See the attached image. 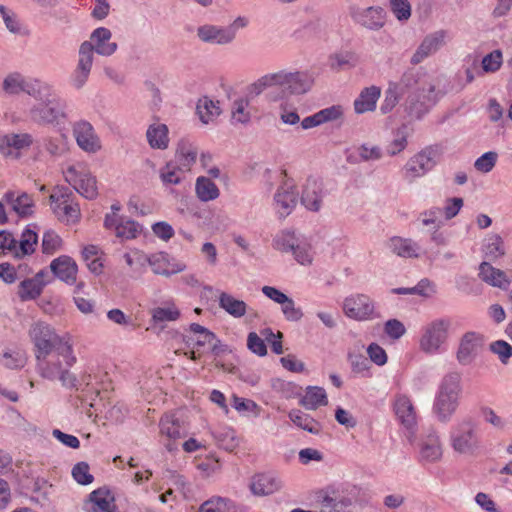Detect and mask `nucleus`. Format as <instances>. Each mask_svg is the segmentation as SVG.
Listing matches in <instances>:
<instances>
[{
	"instance_id": "obj_5",
	"label": "nucleus",
	"mask_w": 512,
	"mask_h": 512,
	"mask_svg": "<svg viewBox=\"0 0 512 512\" xmlns=\"http://www.w3.org/2000/svg\"><path fill=\"white\" fill-rule=\"evenodd\" d=\"M357 497L358 491L353 486L330 489L321 502V512H351Z\"/></svg>"
},
{
	"instance_id": "obj_57",
	"label": "nucleus",
	"mask_w": 512,
	"mask_h": 512,
	"mask_svg": "<svg viewBox=\"0 0 512 512\" xmlns=\"http://www.w3.org/2000/svg\"><path fill=\"white\" fill-rule=\"evenodd\" d=\"M180 312L174 306L157 307L152 311V319L155 323L175 321L179 318Z\"/></svg>"
},
{
	"instance_id": "obj_43",
	"label": "nucleus",
	"mask_w": 512,
	"mask_h": 512,
	"mask_svg": "<svg viewBox=\"0 0 512 512\" xmlns=\"http://www.w3.org/2000/svg\"><path fill=\"white\" fill-rule=\"evenodd\" d=\"M43 288L33 278L24 279L20 282L18 287V296L21 300L36 299L42 293Z\"/></svg>"
},
{
	"instance_id": "obj_8",
	"label": "nucleus",
	"mask_w": 512,
	"mask_h": 512,
	"mask_svg": "<svg viewBox=\"0 0 512 512\" xmlns=\"http://www.w3.org/2000/svg\"><path fill=\"white\" fill-rule=\"evenodd\" d=\"M63 108L61 101L51 94L31 108L30 118L40 125L58 123L60 118L65 117Z\"/></svg>"
},
{
	"instance_id": "obj_28",
	"label": "nucleus",
	"mask_w": 512,
	"mask_h": 512,
	"mask_svg": "<svg viewBox=\"0 0 512 512\" xmlns=\"http://www.w3.org/2000/svg\"><path fill=\"white\" fill-rule=\"evenodd\" d=\"M4 200L20 217H27L33 213L34 202L31 196L25 192L8 191L4 195Z\"/></svg>"
},
{
	"instance_id": "obj_32",
	"label": "nucleus",
	"mask_w": 512,
	"mask_h": 512,
	"mask_svg": "<svg viewBox=\"0 0 512 512\" xmlns=\"http://www.w3.org/2000/svg\"><path fill=\"white\" fill-rule=\"evenodd\" d=\"M327 403V394L322 386H307L299 401V404L306 410H316L319 406H325Z\"/></svg>"
},
{
	"instance_id": "obj_24",
	"label": "nucleus",
	"mask_w": 512,
	"mask_h": 512,
	"mask_svg": "<svg viewBox=\"0 0 512 512\" xmlns=\"http://www.w3.org/2000/svg\"><path fill=\"white\" fill-rule=\"evenodd\" d=\"M53 275L61 281L72 285L76 282L78 267L76 262L67 255H61L50 264Z\"/></svg>"
},
{
	"instance_id": "obj_42",
	"label": "nucleus",
	"mask_w": 512,
	"mask_h": 512,
	"mask_svg": "<svg viewBox=\"0 0 512 512\" xmlns=\"http://www.w3.org/2000/svg\"><path fill=\"white\" fill-rule=\"evenodd\" d=\"M217 104L218 102H214L208 97H204L198 101L197 113L203 123L208 124L214 117L220 114V108Z\"/></svg>"
},
{
	"instance_id": "obj_35",
	"label": "nucleus",
	"mask_w": 512,
	"mask_h": 512,
	"mask_svg": "<svg viewBox=\"0 0 512 512\" xmlns=\"http://www.w3.org/2000/svg\"><path fill=\"white\" fill-rule=\"evenodd\" d=\"M147 141L151 148L164 150L168 147V127L165 124H152L146 131Z\"/></svg>"
},
{
	"instance_id": "obj_27",
	"label": "nucleus",
	"mask_w": 512,
	"mask_h": 512,
	"mask_svg": "<svg viewBox=\"0 0 512 512\" xmlns=\"http://www.w3.org/2000/svg\"><path fill=\"white\" fill-rule=\"evenodd\" d=\"M282 481L273 473L257 474L253 477L250 489L256 496H265L279 491Z\"/></svg>"
},
{
	"instance_id": "obj_33",
	"label": "nucleus",
	"mask_w": 512,
	"mask_h": 512,
	"mask_svg": "<svg viewBox=\"0 0 512 512\" xmlns=\"http://www.w3.org/2000/svg\"><path fill=\"white\" fill-rule=\"evenodd\" d=\"M113 497L110 492L105 489H98L90 494L87 503L88 512H112L114 508Z\"/></svg>"
},
{
	"instance_id": "obj_53",
	"label": "nucleus",
	"mask_w": 512,
	"mask_h": 512,
	"mask_svg": "<svg viewBox=\"0 0 512 512\" xmlns=\"http://www.w3.org/2000/svg\"><path fill=\"white\" fill-rule=\"evenodd\" d=\"M229 500L223 497L215 496L203 502L198 512H228Z\"/></svg>"
},
{
	"instance_id": "obj_64",
	"label": "nucleus",
	"mask_w": 512,
	"mask_h": 512,
	"mask_svg": "<svg viewBox=\"0 0 512 512\" xmlns=\"http://www.w3.org/2000/svg\"><path fill=\"white\" fill-rule=\"evenodd\" d=\"M384 332L390 339L397 340L406 333V328L398 319H389L384 324Z\"/></svg>"
},
{
	"instance_id": "obj_39",
	"label": "nucleus",
	"mask_w": 512,
	"mask_h": 512,
	"mask_svg": "<svg viewBox=\"0 0 512 512\" xmlns=\"http://www.w3.org/2000/svg\"><path fill=\"white\" fill-rule=\"evenodd\" d=\"M410 136V129L408 125L402 124L394 132L393 140L386 147V152L390 156H395L402 152L408 145V137Z\"/></svg>"
},
{
	"instance_id": "obj_26",
	"label": "nucleus",
	"mask_w": 512,
	"mask_h": 512,
	"mask_svg": "<svg viewBox=\"0 0 512 512\" xmlns=\"http://www.w3.org/2000/svg\"><path fill=\"white\" fill-rule=\"evenodd\" d=\"M137 260L139 265L143 266L145 263H148L153 273L166 277L184 270V265H176L175 268L169 269V261L165 253L153 254L151 256L139 254Z\"/></svg>"
},
{
	"instance_id": "obj_38",
	"label": "nucleus",
	"mask_w": 512,
	"mask_h": 512,
	"mask_svg": "<svg viewBox=\"0 0 512 512\" xmlns=\"http://www.w3.org/2000/svg\"><path fill=\"white\" fill-rule=\"evenodd\" d=\"M288 417L293 424L309 433L318 434L320 431L319 423L301 410L292 409L288 413Z\"/></svg>"
},
{
	"instance_id": "obj_44",
	"label": "nucleus",
	"mask_w": 512,
	"mask_h": 512,
	"mask_svg": "<svg viewBox=\"0 0 512 512\" xmlns=\"http://www.w3.org/2000/svg\"><path fill=\"white\" fill-rule=\"evenodd\" d=\"M176 158L181 166L189 168L196 161L197 150L188 142L181 141L178 144Z\"/></svg>"
},
{
	"instance_id": "obj_25",
	"label": "nucleus",
	"mask_w": 512,
	"mask_h": 512,
	"mask_svg": "<svg viewBox=\"0 0 512 512\" xmlns=\"http://www.w3.org/2000/svg\"><path fill=\"white\" fill-rule=\"evenodd\" d=\"M323 197L322 183L315 178H308L303 186L301 203L310 211L317 212L321 208Z\"/></svg>"
},
{
	"instance_id": "obj_1",
	"label": "nucleus",
	"mask_w": 512,
	"mask_h": 512,
	"mask_svg": "<svg viewBox=\"0 0 512 512\" xmlns=\"http://www.w3.org/2000/svg\"><path fill=\"white\" fill-rule=\"evenodd\" d=\"M403 96L406 95L404 109L415 119H421L445 95L437 90L428 73L421 67L408 68L398 81H392Z\"/></svg>"
},
{
	"instance_id": "obj_9",
	"label": "nucleus",
	"mask_w": 512,
	"mask_h": 512,
	"mask_svg": "<svg viewBox=\"0 0 512 512\" xmlns=\"http://www.w3.org/2000/svg\"><path fill=\"white\" fill-rule=\"evenodd\" d=\"M450 321L445 319H436L429 323L420 339V348L428 354L436 353L441 345L446 341Z\"/></svg>"
},
{
	"instance_id": "obj_29",
	"label": "nucleus",
	"mask_w": 512,
	"mask_h": 512,
	"mask_svg": "<svg viewBox=\"0 0 512 512\" xmlns=\"http://www.w3.org/2000/svg\"><path fill=\"white\" fill-rule=\"evenodd\" d=\"M298 192L294 186L280 187L274 196L278 213L281 217L288 216L297 204Z\"/></svg>"
},
{
	"instance_id": "obj_12",
	"label": "nucleus",
	"mask_w": 512,
	"mask_h": 512,
	"mask_svg": "<svg viewBox=\"0 0 512 512\" xmlns=\"http://www.w3.org/2000/svg\"><path fill=\"white\" fill-rule=\"evenodd\" d=\"M349 13L356 23L369 30H380L386 23V12L380 6H371L368 8L351 6Z\"/></svg>"
},
{
	"instance_id": "obj_21",
	"label": "nucleus",
	"mask_w": 512,
	"mask_h": 512,
	"mask_svg": "<svg viewBox=\"0 0 512 512\" xmlns=\"http://www.w3.org/2000/svg\"><path fill=\"white\" fill-rule=\"evenodd\" d=\"M159 428L161 437H165L167 439L166 442H163L165 448L169 452L176 451V440L182 437L179 419H177L173 414H165L159 422Z\"/></svg>"
},
{
	"instance_id": "obj_19",
	"label": "nucleus",
	"mask_w": 512,
	"mask_h": 512,
	"mask_svg": "<svg viewBox=\"0 0 512 512\" xmlns=\"http://www.w3.org/2000/svg\"><path fill=\"white\" fill-rule=\"evenodd\" d=\"M197 36L205 43L225 45L235 39L236 29L233 26L218 27L206 24L198 27Z\"/></svg>"
},
{
	"instance_id": "obj_18",
	"label": "nucleus",
	"mask_w": 512,
	"mask_h": 512,
	"mask_svg": "<svg viewBox=\"0 0 512 512\" xmlns=\"http://www.w3.org/2000/svg\"><path fill=\"white\" fill-rule=\"evenodd\" d=\"M73 135L78 146L85 152L96 153L101 149L100 139L88 121L76 122L73 125Z\"/></svg>"
},
{
	"instance_id": "obj_7",
	"label": "nucleus",
	"mask_w": 512,
	"mask_h": 512,
	"mask_svg": "<svg viewBox=\"0 0 512 512\" xmlns=\"http://www.w3.org/2000/svg\"><path fill=\"white\" fill-rule=\"evenodd\" d=\"M65 179L84 198L93 200L98 196L96 177L88 170L69 166L65 171Z\"/></svg>"
},
{
	"instance_id": "obj_23",
	"label": "nucleus",
	"mask_w": 512,
	"mask_h": 512,
	"mask_svg": "<svg viewBox=\"0 0 512 512\" xmlns=\"http://www.w3.org/2000/svg\"><path fill=\"white\" fill-rule=\"evenodd\" d=\"M444 38L445 32L442 30L427 35L411 57L410 62L413 65L421 63L425 58L440 49L444 44Z\"/></svg>"
},
{
	"instance_id": "obj_22",
	"label": "nucleus",
	"mask_w": 512,
	"mask_h": 512,
	"mask_svg": "<svg viewBox=\"0 0 512 512\" xmlns=\"http://www.w3.org/2000/svg\"><path fill=\"white\" fill-rule=\"evenodd\" d=\"M91 48L88 44H81L79 48V59L74 70L71 82L76 89H81L88 80L93 61L91 60Z\"/></svg>"
},
{
	"instance_id": "obj_54",
	"label": "nucleus",
	"mask_w": 512,
	"mask_h": 512,
	"mask_svg": "<svg viewBox=\"0 0 512 512\" xmlns=\"http://www.w3.org/2000/svg\"><path fill=\"white\" fill-rule=\"evenodd\" d=\"M503 62L501 50H494L483 57L481 66L483 72L494 73L501 68Z\"/></svg>"
},
{
	"instance_id": "obj_60",
	"label": "nucleus",
	"mask_w": 512,
	"mask_h": 512,
	"mask_svg": "<svg viewBox=\"0 0 512 512\" xmlns=\"http://www.w3.org/2000/svg\"><path fill=\"white\" fill-rule=\"evenodd\" d=\"M247 99H238L233 103L232 120L235 123L246 124L250 121V113L246 111Z\"/></svg>"
},
{
	"instance_id": "obj_2",
	"label": "nucleus",
	"mask_w": 512,
	"mask_h": 512,
	"mask_svg": "<svg viewBox=\"0 0 512 512\" xmlns=\"http://www.w3.org/2000/svg\"><path fill=\"white\" fill-rule=\"evenodd\" d=\"M36 359L62 357L68 366L75 362L72 355V345L68 335H59L55 329L46 322L33 323L28 331Z\"/></svg>"
},
{
	"instance_id": "obj_52",
	"label": "nucleus",
	"mask_w": 512,
	"mask_h": 512,
	"mask_svg": "<svg viewBox=\"0 0 512 512\" xmlns=\"http://www.w3.org/2000/svg\"><path fill=\"white\" fill-rule=\"evenodd\" d=\"M267 88L277 89L275 73L266 74L251 84L248 88V95L251 97H256Z\"/></svg>"
},
{
	"instance_id": "obj_40",
	"label": "nucleus",
	"mask_w": 512,
	"mask_h": 512,
	"mask_svg": "<svg viewBox=\"0 0 512 512\" xmlns=\"http://www.w3.org/2000/svg\"><path fill=\"white\" fill-rule=\"evenodd\" d=\"M27 361L26 353L19 348H8L0 357L3 366L9 369H21Z\"/></svg>"
},
{
	"instance_id": "obj_14",
	"label": "nucleus",
	"mask_w": 512,
	"mask_h": 512,
	"mask_svg": "<svg viewBox=\"0 0 512 512\" xmlns=\"http://www.w3.org/2000/svg\"><path fill=\"white\" fill-rule=\"evenodd\" d=\"M435 151L427 147L411 157L404 166L406 178L412 182L418 177L424 176L436 165Z\"/></svg>"
},
{
	"instance_id": "obj_20",
	"label": "nucleus",
	"mask_w": 512,
	"mask_h": 512,
	"mask_svg": "<svg viewBox=\"0 0 512 512\" xmlns=\"http://www.w3.org/2000/svg\"><path fill=\"white\" fill-rule=\"evenodd\" d=\"M483 347V338L475 332L465 333L461 340L457 351V360L462 365H469Z\"/></svg>"
},
{
	"instance_id": "obj_10",
	"label": "nucleus",
	"mask_w": 512,
	"mask_h": 512,
	"mask_svg": "<svg viewBox=\"0 0 512 512\" xmlns=\"http://www.w3.org/2000/svg\"><path fill=\"white\" fill-rule=\"evenodd\" d=\"M343 311L347 317L357 321L376 317L374 302L365 294H355L345 298Z\"/></svg>"
},
{
	"instance_id": "obj_15",
	"label": "nucleus",
	"mask_w": 512,
	"mask_h": 512,
	"mask_svg": "<svg viewBox=\"0 0 512 512\" xmlns=\"http://www.w3.org/2000/svg\"><path fill=\"white\" fill-rule=\"evenodd\" d=\"M394 408L398 420L407 430L408 441L412 443L415 440L417 415L411 400L405 395H400L395 401Z\"/></svg>"
},
{
	"instance_id": "obj_51",
	"label": "nucleus",
	"mask_w": 512,
	"mask_h": 512,
	"mask_svg": "<svg viewBox=\"0 0 512 512\" xmlns=\"http://www.w3.org/2000/svg\"><path fill=\"white\" fill-rule=\"evenodd\" d=\"M267 88L277 89L275 73L266 74L251 84L248 88V95L251 97H256Z\"/></svg>"
},
{
	"instance_id": "obj_13",
	"label": "nucleus",
	"mask_w": 512,
	"mask_h": 512,
	"mask_svg": "<svg viewBox=\"0 0 512 512\" xmlns=\"http://www.w3.org/2000/svg\"><path fill=\"white\" fill-rule=\"evenodd\" d=\"M419 460L422 463H435L442 459L443 444L439 433L430 429L424 433L418 443Z\"/></svg>"
},
{
	"instance_id": "obj_17",
	"label": "nucleus",
	"mask_w": 512,
	"mask_h": 512,
	"mask_svg": "<svg viewBox=\"0 0 512 512\" xmlns=\"http://www.w3.org/2000/svg\"><path fill=\"white\" fill-rule=\"evenodd\" d=\"M112 33L108 28L99 27L95 29L89 41H84L82 44H88L91 48V60L94 59V53L102 56H111L117 50V43L111 42Z\"/></svg>"
},
{
	"instance_id": "obj_58",
	"label": "nucleus",
	"mask_w": 512,
	"mask_h": 512,
	"mask_svg": "<svg viewBox=\"0 0 512 512\" xmlns=\"http://www.w3.org/2000/svg\"><path fill=\"white\" fill-rule=\"evenodd\" d=\"M180 168L168 162L163 168L160 169V178L164 185H177L181 182V177L178 174Z\"/></svg>"
},
{
	"instance_id": "obj_59",
	"label": "nucleus",
	"mask_w": 512,
	"mask_h": 512,
	"mask_svg": "<svg viewBox=\"0 0 512 512\" xmlns=\"http://www.w3.org/2000/svg\"><path fill=\"white\" fill-rule=\"evenodd\" d=\"M61 242V238L54 231H46L42 239V252L47 255L55 253L60 248Z\"/></svg>"
},
{
	"instance_id": "obj_47",
	"label": "nucleus",
	"mask_w": 512,
	"mask_h": 512,
	"mask_svg": "<svg viewBox=\"0 0 512 512\" xmlns=\"http://www.w3.org/2000/svg\"><path fill=\"white\" fill-rule=\"evenodd\" d=\"M297 243L298 239L294 232L284 230L275 236L273 240V247L282 252H292Z\"/></svg>"
},
{
	"instance_id": "obj_48",
	"label": "nucleus",
	"mask_w": 512,
	"mask_h": 512,
	"mask_svg": "<svg viewBox=\"0 0 512 512\" xmlns=\"http://www.w3.org/2000/svg\"><path fill=\"white\" fill-rule=\"evenodd\" d=\"M116 225V236L119 238L133 239L141 232V226L138 222L124 218Z\"/></svg>"
},
{
	"instance_id": "obj_45",
	"label": "nucleus",
	"mask_w": 512,
	"mask_h": 512,
	"mask_svg": "<svg viewBox=\"0 0 512 512\" xmlns=\"http://www.w3.org/2000/svg\"><path fill=\"white\" fill-rule=\"evenodd\" d=\"M28 266L26 264H20L16 269L13 265L8 262L0 263V279L6 284H12L20 279L23 271H26Z\"/></svg>"
},
{
	"instance_id": "obj_46",
	"label": "nucleus",
	"mask_w": 512,
	"mask_h": 512,
	"mask_svg": "<svg viewBox=\"0 0 512 512\" xmlns=\"http://www.w3.org/2000/svg\"><path fill=\"white\" fill-rule=\"evenodd\" d=\"M484 252L486 257L496 259L505 254L504 243L498 234H492L485 239Z\"/></svg>"
},
{
	"instance_id": "obj_62",
	"label": "nucleus",
	"mask_w": 512,
	"mask_h": 512,
	"mask_svg": "<svg viewBox=\"0 0 512 512\" xmlns=\"http://www.w3.org/2000/svg\"><path fill=\"white\" fill-rule=\"evenodd\" d=\"M72 476L81 485L91 484L94 479L89 473V465L86 462L77 463L72 469Z\"/></svg>"
},
{
	"instance_id": "obj_36",
	"label": "nucleus",
	"mask_w": 512,
	"mask_h": 512,
	"mask_svg": "<svg viewBox=\"0 0 512 512\" xmlns=\"http://www.w3.org/2000/svg\"><path fill=\"white\" fill-rule=\"evenodd\" d=\"M219 307L234 318L243 317L248 309L244 301L238 300L226 292H221L219 295Z\"/></svg>"
},
{
	"instance_id": "obj_50",
	"label": "nucleus",
	"mask_w": 512,
	"mask_h": 512,
	"mask_svg": "<svg viewBox=\"0 0 512 512\" xmlns=\"http://www.w3.org/2000/svg\"><path fill=\"white\" fill-rule=\"evenodd\" d=\"M190 331L195 336V347L197 348L204 347L207 344L211 345L212 342L216 340V336L213 332L198 323H192L190 325Z\"/></svg>"
},
{
	"instance_id": "obj_41",
	"label": "nucleus",
	"mask_w": 512,
	"mask_h": 512,
	"mask_svg": "<svg viewBox=\"0 0 512 512\" xmlns=\"http://www.w3.org/2000/svg\"><path fill=\"white\" fill-rule=\"evenodd\" d=\"M37 241V233L29 228H26L22 233L19 244L17 243L15 258L20 259L26 255L32 254L35 251L34 246L37 244Z\"/></svg>"
},
{
	"instance_id": "obj_37",
	"label": "nucleus",
	"mask_w": 512,
	"mask_h": 512,
	"mask_svg": "<svg viewBox=\"0 0 512 512\" xmlns=\"http://www.w3.org/2000/svg\"><path fill=\"white\" fill-rule=\"evenodd\" d=\"M195 192L198 199L202 202H209L219 197L220 191L217 185L205 176H200L196 180Z\"/></svg>"
},
{
	"instance_id": "obj_3",
	"label": "nucleus",
	"mask_w": 512,
	"mask_h": 512,
	"mask_svg": "<svg viewBox=\"0 0 512 512\" xmlns=\"http://www.w3.org/2000/svg\"><path fill=\"white\" fill-rule=\"evenodd\" d=\"M449 443L452 450L458 455L477 456L482 447L477 422L472 417L457 420L451 428Z\"/></svg>"
},
{
	"instance_id": "obj_61",
	"label": "nucleus",
	"mask_w": 512,
	"mask_h": 512,
	"mask_svg": "<svg viewBox=\"0 0 512 512\" xmlns=\"http://www.w3.org/2000/svg\"><path fill=\"white\" fill-rule=\"evenodd\" d=\"M498 154L494 151H489L484 153L482 156L476 159L474 163V167L477 171L482 173L490 172L496 162H497Z\"/></svg>"
},
{
	"instance_id": "obj_31",
	"label": "nucleus",
	"mask_w": 512,
	"mask_h": 512,
	"mask_svg": "<svg viewBox=\"0 0 512 512\" xmlns=\"http://www.w3.org/2000/svg\"><path fill=\"white\" fill-rule=\"evenodd\" d=\"M479 277L491 286L498 287L506 290L511 281L506 276L505 272L500 269L494 268L488 262H482L479 266Z\"/></svg>"
},
{
	"instance_id": "obj_16",
	"label": "nucleus",
	"mask_w": 512,
	"mask_h": 512,
	"mask_svg": "<svg viewBox=\"0 0 512 512\" xmlns=\"http://www.w3.org/2000/svg\"><path fill=\"white\" fill-rule=\"evenodd\" d=\"M59 358L55 356V358L36 359L38 373L48 381L74 382L75 377L68 370L62 369Z\"/></svg>"
},
{
	"instance_id": "obj_4",
	"label": "nucleus",
	"mask_w": 512,
	"mask_h": 512,
	"mask_svg": "<svg viewBox=\"0 0 512 512\" xmlns=\"http://www.w3.org/2000/svg\"><path fill=\"white\" fill-rule=\"evenodd\" d=\"M275 74L278 93L276 96H271L272 100L305 94L311 88L312 80L304 72L279 71Z\"/></svg>"
},
{
	"instance_id": "obj_34",
	"label": "nucleus",
	"mask_w": 512,
	"mask_h": 512,
	"mask_svg": "<svg viewBox=\"0 0 512 512\" xmlns=\"http://www.w3.org/2000/svg\"><path fill=\"white\" fill-rule=\"evenodd\" d=\"M391 251L404 258H417L420 247L411 239L392 237L389 241Z\"/></svg>"
},
{
	"instance_id": "obj_55",
	"label": "nucleus",
	"mask_w": 512,
	"mask_h": 512,
	"mask_svg": "<svg viewBox=\"0 0 512 512\" xmlns=\"http://www.w3.org/2000/svg\"><path fill=\"white\" fill-rule=\"evenodd\" d=\"M22 92L27 93L28 95L34 97L39 101H44V98L47 96H51L50 90L47 86L42 85L39 81H27L23 86Z\"/></svg>"
},
{
	"instance_id": "obj_30",
	"label": "nucleus",
	"mask_w": 512,
	"mask_h": 512,
	"mask_svg": "<svg viewBox=\"0 0 512 512\" xmlns=\"http://www.w3.org/2000/svg\"><path fill=\"white\" fill-rule=\"evenodd\" d=\"M381 95V88L370 86L364 88L354 101V110L357 114L371 112L376 109V103Z\"/></svg>"
},
{
	"instance_id": "obj_63",
	"label": "nucleus",
	"mask_w": 512,
	"mask_h": 512,
	"mask_svg": "<svg viewBox=\"0 0 512 512\" xmlns=\"http://www.w3.org/2000/svg\"><path fill=\"white\" fill-rule=\"evenodd\" d=\"M0 14L5 23L6 28L13 34L20 33V23L18 21L17 15L9 10L6 6L0 5Z\"/></svg>"
},
{
	"instance_id": "obj_56",
	"label": "nucleus",
	"mask_w": 512,
	"mask_h": 512,
	"mask_svg": "<svg viewBox=\"0 0 512 512\" xmlns=\"http://www.w3.org/2000/svg\"><path fill=\"white\" fill-rule=\"evenodd\" d=\"M389 7L398 21H407L411 17V4L408 0H389Z\"/></svg>"
},
{
	"instance_id": "obj_11",
	"label": "nucleus",
	"mask_w": 512,
	"mask_h": 512,
	"mask_svg": "<svg viewBox=\"0 0 512 512\" xmlns=\"http://www.w3.org/2000/svg\"><path fill=\"white\" fill-rule=\"evenodd\" d=\"M33 144V137L29 133H1L0 154L4 158L17 160L21 157V150Z\"/></svg>"
},
{
	"instance_id": "obj_6",
	"label": "nucleus",
	"mask_w": 512,
	"mask_h": 512,
	"mask_svg": "<svg viewBox=\"0 0 512 512\" xmlns=\"http://www.w3.org/2000/svg\"><path fill=\"white\" fill-rule=\"evenodd\" d=\"M461 395L459 386H441L433 406L434 413L441 423H448L455 414Z\"/></svg>"
},
{
	"instance_id": "obj_49",
	"label": "nucleus",
	"mask_w": 512,
	"mask_h": 512,
	"mask_svg": "<svg viewBox=\"0 0 512 512\" xmlns=\"http://www.w3.org/2000/svg\"><path fill=\"white\" fill-rule=\"evenodd\" d=\"M403 97L401 92L396 88L392 81L389 82L388 88L385 91V98L383 103L381 104L380 110L383 114H387L391 112L395 106L399 103L400 99Z\"/></svg>"
}]
</instances>
